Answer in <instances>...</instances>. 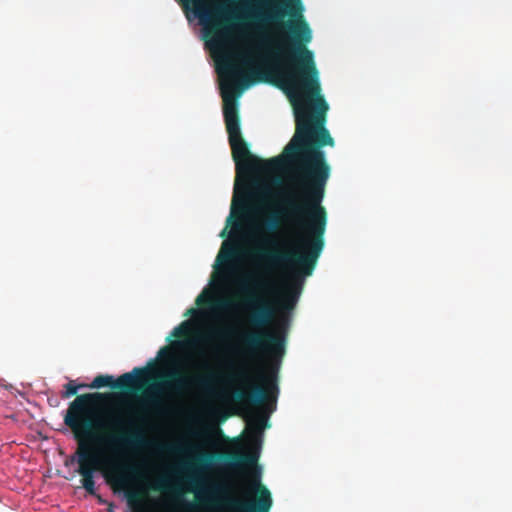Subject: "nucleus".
I'll use <instances>...</instances> for the list:
<instances>
[{"label":"nucleus","mask_w":512,"mask_h":512,"mask_svg":"<svg viewBox=\"0 0 512 512\" xmlns=\"http://www.w3.org/2000/svg\"><path fill=\"white\" fill-rule=\"evenodd\" d=\"M201 373L185 375L178 370L164 374L162 384L154 386L144 397L140 407L126 421L113 415L99 416L95 406L111 398L106 393H85L78 395L66 410L64 424L70 428L77 441V473L86 492L96 496L94 473L105 469L106 481L114 492L123 491L133 512H143L147 501V490L143 487L131 488L138 478L135 465L119 461L109 462L95 451L91 442L122 453H138L149 444L146 431L152 418L171 414L170 404L162 397V392L172 398H179L191 388H199L207 393L213 392L216 375L210 365L204 361L198 365Z\"/></svg>","instance_id":"nucleus-1"},{"label":"nucleus","mask_w":512,"mask_h":512,"mask_svg":"<svg viewBox=\"0 0 512 512\" xmlns=\"http://www.w3.org/2000/svg\"><path fill=\"white\" fill-rule=\"evenodd\" d=\"M245 15L258 22L279 21L278 30H230L202 28L200 32H311L303 17L301 0H242Z\"/></svg>","instance_id":"nucleus-2"},{"label":"nucleus","mask_w":512,"mask_h":512,"mask_svg":"<svg viewBox=\"0 0 512 512\" xmlns=\"http://www.w3.org/2000/svg\"><path fill=\"white\" fill-rule=\"evenodd\" d=\"M244 495L247 499L231 497L226 483H211L204 488L200 501L210 508H228L235 512H269L272 497L269 489L261 483L260 472L255 471L246 480Z\"/></svg>","instance_id":"nucleus-3"},{"label":"nucleus","mask_w":512,"mask_h":512,"mask_svg":"<svg viewBox=\"0 0 512 512\" xmlns=\"http://www.w3.org/2000/svg\"><path fill=\"white\" fill-rule=\"evenodd\" d=\"M167 449L172 453L179 455L192 456V462H186L182 465V469L188 472H199L211 466L212 462L217 458L225 462L226 466L232 469L243 467H254L258 460L257 453H240V452H225V453H209L199 452V447L189 443L180 442L179 445L168 446Z\"/></svg>","instance_id":"nucleus-4"},{"label":"nucleus","mask_w":512,"mask_h":512,"mask_svg":"<svg viewBox=\"0 0 512 512\" xmlns=\"http://www.w3.org/2000/svg\"><path fill=\"white\" fill-rule=\"evenodd\" d=\"M149 371L146 368L135 367L131 372L124 373L114 380L111 375H98L91 384L87 385L91 389L111 387L119 390H140L148 381Z\"/></svg>","instance_id":"nucleus-5"},{"label":"nucleus","mask_w":512,"mask_h":512,"mask_svg":"<svg viewBox=\"0 0 512 512\" xmlns=\"http://www.w3.org/2000/svg\"><path fill=\"white\" fill-rule=\"evenodd\" d=\"M238 256V248L235 244L224 242L217 255V261L224 265V271H233V261Z\"/></svg>","instance_id":"nucleus-6"},{"label":"nucleus","mask_w":512,"mask_h":512,"mask_svg":"<svg viewBox=\"0 0 512 512\" xmlns=\"http://www.w3.org/2000/svg\"><path fill=\"white\" fill-rule=\"evenodd\" d=\"M187 3H191L193 6V12L197 18L204 21L210 17V10L206 0H184Z\"/></svg>","instance_id":"nucleus-7"},{"label":"nucleus","mask_w":512,"mask_h":512,"mask_svg":"<svg viewBox=\"0 0 512 512\" xmlns=\"http://www.w3.org/2000/svg\"><path fill=\"white\" fill-rule=\"evenodd\" d=\"M268 415H257L249 421L248 425L252 432L260 434L267 425Z\"/></svg>","instance_id":"nucleus-8"},{"label":"nucleus","mask_w":512,"mask_h":512,"mask_svg":"<svg viewBox=\"0 0 512 512\" xmlns=\"http://www.w3.org/2000/svg\"><path fill=\"white\" fill-rule=\"evenodd\" d=\"M190 322L188 320L183 321L180 325L175 327L171 333V336L175 338H181L188 335L190 330Z\"/></svg>","instance_id":"nucleus-9"},{"label":"nucleus","mask_w":512,"mask_h":512,"mask_svg":"<svg viewBox=\"0 0 512 512\" xmlns=\"http://www.w3.org/2000/svg\"><path fill=\"white\" fill-rule=\"evenodd\" d=\"M86 386L87 385H85V384L76 385L73 380H70L65 385V392L62 394V397L63 398H70V397L74 396L77 393L79 388H83V387H86Z\"/></svg>","instance_id":"nucleus-10"},{"label":"nucleus","mask_w":512,"mask_h":512,"mask_svg":"<svg viewBox=\"0 0 512 512\" xmlns=\"http://www.w3.org/2000/svg\"><path fill=\"white\" fill-rule=\"evenodd\" d=\"M158 357L163 360L170 361L172 359L171 347H169V346L162 347L158 352Z\"/></svg>","instance_id":"nucleus-11"},{"label":"nucleus","mask_w":512,"mask_h":512,"mask_svg":"<svg viewBox=\"0 0 512 512\" xmlns=\"http://www.w3.org/2000/svg\"><path fill=\"white\" fill-rule=\"evenodd\" d=\"M153 489L160 491L173 490L172 487L168 486L167 481L165 479L159 480L158 484L153 486Z\"/></svg>","instance_id":"nucleus-12"},{"label":"nucleus","mask_w":512,"mask_h":512,"mask_svg":"<svg viewBox=\"0 0 512 512\" xmlns=\"http://www.w3.org/2000/svg\"><path fill=\"white\" fill-rule=\"evenodd\" d=\"M265 226H266L267 229L273 231V230L278 228L279 223H278V220L275 217H271V218L266 220Z\"/></svg>","instance_id":"nucleus-13"},{"label":"nucleus","mask_w":512,"mask_h":512,"mask_svg":"<svg viewBox=\"0 0 512 512\" xmlns=\"http://www.w3.org/2000/svg\"><path fill=\"white\" fill-rule=\"evenodd\" d=\"M230 305H231V303L228 300L219 301L217 304V306L221 309H227L230 307Z\"/></svg>","instance_id":"nucleus-14"},{"label":"nucleus","mask_w":512,"mask_h":512,"mask_svg":"<svg viewBox=\"0 0 512 512\" xmlns=\"http://www.w3.org/2000/svg\"><path fill=\"white\" fill-rule=\"evenodd\" d=\"M212 335L216 336V337H221V336H223V331H221V330L213 331Z\"/></svg>","instance_id":"nucleus-15"},{"label":"nucleus","mask_w":512,"mask_h":512,"mask_svg":"<svg viewBox=\"0 0 512 512\" xmlns=\"http://www.w3.org/2000/svg\"><path fill=\"white\" fill-rule=\"evenodd\" d=\"M264 243H265L266 245H269V246H273V247L275 246V242H273V241H271V240H267V239H266V240H264Z\"/></svg>","instance_id":"nucleus-16"},{"label":"nucleus","mask_w":512,"mask_h":512,"mask_svg":"<svg viewBox=\"0 0 512 512\" xmlns=\"http://www.w3.org/2000/svg\"><path fill=\"white\" fill-rule=\"evenodd\" d=\"M201 300H202V295H199L196 299V303L199 305L201 303Z\"/></svg>","instance_id":"nucleus-17"},{"label":"nucleus","mask_w":512,"mask_h":512,"mask_svg":"<svg viewBox=\"0 0 512 512\" xmlns=\"http://www.w3.org/2000/svg\"><path fill=\"white\" fill-rule=\"evenodd\" d=\"M196 312V310L194 308H190L188 311H187V314H194Z\"/></svg>","instance_id":"nucleus-18"},{"label":"nucleus","mask_w":512,"mask_h":512,"mask_svg":"<svg viewBox=\"0 0 512 512\" xmlns=\"http://www.w3.org/2000/svg\"><path fill=\"white\" fill-rule=\"evenodd\" d=\"M233 229H239V223L238 222H235L233 224Z\"/></svg>","instance_id":"nucleus-19"},{"label":"nucleus","mask_w":512,"mask_h":512,"mask_svg":"<svg viewBox=\"0 0 512 512\" xmlns=\"http://www.w3.org/2000/svg\"><path fill=\"white\" fill-rule=\"evenodd\" d=\"M108 512H113V504L112 503L109 504Z\"/></svg>","instance_id":"nucleus-20"},{"label":"nucleus","mask_w":512,"mask_h":512,"mask_svg":"<svg viewBox=\"0 0 512 512\" xmlns=\"http://www.w3.org/2000/svg\"><path fill=\"white\" fill-rule=\"evenodd\" d=\"M225 234H226V228H225V229H223V231L221 232L220 236H221V237H224V236H225Z\"/></svg>","instance_id":"nucleus-21"},{"label":"nucleus","mask_w":512,"mask_h":512,"mask_svg":"<svg viewBox=\"0 0 512 512\" xmlns=\"http://www.w3.org/2000/svg\"><path fill=\"white\" fill-rule=\"evenodd\" d=\"M97 497H98V500L100 503H105V501L100 496H97Z\"/></svg>","instance_id":"nucleus-22"}]
</instances>
